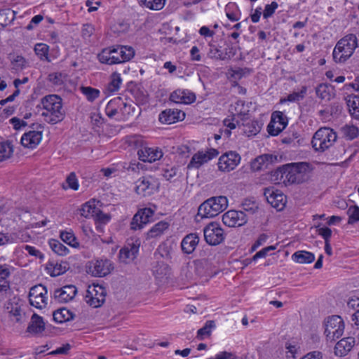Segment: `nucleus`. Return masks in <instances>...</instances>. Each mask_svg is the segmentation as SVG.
Listing matches in <instances>:
<instances>
[{"label":"nucleus","mask_w":359,"mask_h":359,"mask_svg":"<svg viewBox=\"0 0 359 359\" xmlns=\"http://www.w3.org/2000/svg\"><path fill=\"white\" fill-rule=\"evenodd\" d=\"M358 47V39L355 34H348L341 39L333 50V59L336 62H344Z\"/></svg>","instance_id":"3"},{"label":"nucleus","mask_w":359,"mask_h":359,"mask_svg":"<svg viewBox=\"0 0 359 359\" xmlns=\"http://www.w3.org/2000/svg\"><path fill=\"white\" fill-rule=\"evenodd\" d=\"M13 153V147L10 142H0V162L8 159Z\"/></svg>","instance_id":"42"},{"label":"nucleus","mask_w":359,"mask_h":359,"mask_svg":"<svg viewBox=\"0 0 359 359\" xmlns=\"http://www.w3.org/2000/svg\"><path fill=\"white\" fill-rule=\"evenodd\" d=\"M121 83V79L118 74H113L111 76V81L109 85V90L111 92L116 91L119 89Z\"/></svg>","instance_id":"55"},{"label":"nucleus","mask_w":359,"mask_h":359,"mask_svg":"<svg viewBox=\"0 0 359 359\" xmlns=\"http://www.w3.org/2000/svg\"><path fill=\"white\" fill-rule=\"evenodd\" d=\"M215 327V322L213 320H208L205 325L199 329L197 332V338L199 340H203L205 336H210L212 330Z\"/></svg>","instance_id":"46"},{"label":"nucleus","mask_w":359,"mask_h":359,"mask_svg":"<svg viewBox=\"0 0 359 359\" xmlns=\"http://www.w3.org/2000/svg\"><path fill=\"white\" fill-rule=\"evenodd\" d=\"M47 290L46 287L39 284L30 289L29 301L32 306L37 309H43L47 305Z\"/></svg>","instance_id":"11"},{"label":"nucleus","mask_w":359,"mask_h":359,"mask_svg":"<svg viewBox=\"0 0 359 359\" xmlns=\"http://www.w3.org/2000/svg\"><path fill=\"white\" fill-rule=\"evenodd\" d=\"M107 292L104 287L100 285H90L85 296L86 302L93 308L101 306L105 302Z\"/></svg>","instance_id":"8"},{"label":"nucleus","mask_w":359,"mask_h":359,"mask_svg":"<svg viewBox=\"0 0 359 359\" xmlns=\"http://www.w3.org/2000/svg\"><path fill=\"white\" fill-rule=\"evenodd\" d=\"M238 127L248 136L255 135L260 130L258 123L250 119L249 116L241 120L240 126Z\"/></svg>","instance_id":"30"},{"label":"nucleus","mask_w":359,"mask_h":359,"mask_svg":"<svg viewBox=\"0 0 359 359\" xmlns=\"http://www.w3.org/2000/svg\"><path fill=\"white\" fill-rule=\"evenodd\" d=\"M347 306L348 309H351L355 311H359V297H351L347 302Z\"/></svg>","instance_id":"60"},{"label":"nucleus","mask_w":359,"mask_h":359,"mask_svg":"<svg viewBox=\"0 0 359 359\" xmlns=\"http://www.w3.org/2000/svg\"><path fill=\"white\" fill-rule=\"evenodd\" d=\"M264 195L267 202L274 208L278 210L284 208L286 197L280 191L275 189L273 187H268L264 189Z\"/></svg>","instance_id":"12"},{"label":"nucleus","mask_w":359,"mask_h":359,"mask_svg":"<svg viewBox=\"0 0 359 359\" xmlns=\"http://www.w3.org/2000/svg\"><path fill=\"white\" fill-rule=\"evenodd\" d=\"M165 0H144V6L151 10L158 11L163 8Z\"/></svg>","instance_id":"52"},{"label":"nucleus","mask_w":359,"mask_h":359,"mask_svg":"<svg viewBox=\"0 0 359 359\" xmlns=\"http://www.w3.org/2000/svg\"><path fill=\"white\" fill-rule=\"evenodd\" d=\"M287 125V118L281 111L272 114L271 120L267 126L268 133L273 136L278 135Z\"/></svg>","instance_id":"15"},{"label":"nucleus","mask_w":359,"mask_h":359,"mask_svg":"<svg viewBox=\"0 0 359 359\" xmlns=\"http://www.w3.org/2000/svg\"><path fill=\"white\" fill-rule=\"evenodd\" d=\"M324 334L327 340L334 341L342 336L344 331V322L341 316H328L324 320Z\"/></svg>","instance_id":"6"},{"label":"nucleus","mask_w":359,"mask_h":359,"mask_svg":"<svg viewBox=\"0 0 359 359\" xmlns=\"http://www.w3.org/2000/svg\"><path fill=\"white\" fill-rule=\"evenodd\" d=\"M219 152L217 149H210L206 151H198L191 158L190 162L189 163L187 168H198L203 164L208 162L213 158L217 156Z\"/></svg>","instance_id":"17"},{"label":"nucleus","mask_w":359,"mask_h":359,"mask_svg":"<svg viewBox=\"0 0 359 359\" xmlns=\"http://www.w3.org/2000/svg\"><path fill=\"white\" fill-rule=\"evenodd\" d=\"M241 156L234 151L226 152L222 155L218 161V169L222 172L233 170L240 163Z\"/></svg>","instance_id":"13"},{"label":"nucleus","mask_w":359,"mask_h":359,"mask_svg":"<svg viewBox=\"0 0 359 359\" xmlns=\"http://www.w3.org/2000/svg\"><path fill=\"white\" fill-rule=\"evenodd\" d=\"M228 206L225 196L211 197L200 205L198 215L201 217L212 218L223 212Z\"/></svg>","instance_id":"4"},{"label":"nucleus","mask_w":359,"mask_h":359,"mask_svg":"<svg viewBox=\"0 0 359 359\" xmlns=\"http://www.w3.org/2000/svg\"><path fill=\"white\" fill-rule=\"evenodd\" d=\"M334 87L327 83H320L316 88V95L325 100H330L334 96Z\"/></svg>","instance_id":"34"},{"label":"nucleus","mask_w":359,"mask_h":359,"mask_svg":"<svg viewBox=\"0 0 359 359\" xmlns=\"http://www.w3.org/2000/svg\"><path fill=\"white\" fill-rule=\"evenodd\" d=\"M11 123L13 125V128L15 130H19L22 127H25L27 126V123L23 121L20 120V118L17 117H13L10 120Z\"/></svg>","instance_id":"64"},{"label":"nucleus","mask_w":359,"mask_h":359,"mask_svg":"<svg viewBox=\"0 0 359 359\" xmlns=\"http://www.w3.org/2000/svg\"><path fill=\"white\" fill-rule=\"evenodd\" d=\"M25 249L27 251V252L36 257H39V259H42L43 258V255L37 249H36L34 247L30 246V245H25Z\"/></svg>","instance_id":"63"},{"label":"nucleus","mask_w":359,"mask_h":359,"mask_svg":"<svg viewBox=\"0 0 359 359\" xmlns=\"http://www.w3.org/2000/svg\"><path fill=\"white\" fill-rule=\"evenodd\" d=\"M113 269L111 262L108 259H97L91 263L90 271L94 276L102 277Z\"/></svg>","instance_id":"21"},{"label":"nucleus","mask_w":359,"mask_h":359,"mask_svg":"<svg viewBox=\"0 0 359 359\" xmlns=\"http://www.w3.org/2000/svg\"><path fill=\"white\" fill-rule=\"evenodd\" d=\"M49 47L45 43H37L34 47V52L41 60H46L50 62L48 57Z\"/></svg>","instance_id":"43"},{"label":"nucleus","mask_w":359,"mask_h":359,"mask_svg":"<svg viewBox=\"0 0 359 359\" xmlns=\"http://www.w3.org/2000/svg\"><path fill=\"white\" fill-rule=\"evenodd\" d=\"M118 51L120 63L130 60L134 57L135 50L130 46H116Z\"/></svg>","instance_id":"39"},{"label":"nucleus","mask_w":359,"mask_h":359,"mask_svg":"<svg viewBox=\"0 0 359 359\" xmlns=\"http://www.w3.org/2000/svg\"><path fill=\"white\" fill-rule=\"evenodd\" d=\"M230 111L232 118L231 119L226 118L224 121V126L230 130L240 126V121L249 116V111L245 107L244 102L242 100H238L234 104L231 105Z\"/></svg>","instance_id":"7"},{"label":"nucleus","mask_w":359,"mask_h":359,"mask_svg":"<svg viewBox=\"0 0 359 359\" xmlns=\"http://www.w3.org/2000/svg\"><path fill=\"white\" fill-rule=\"evenodd\" d=\"M170 226L168 222L161 221L156 223L147 233V239L156 238L161 236Z\"/></svg>","instance_id":"35"},{"label":"nucleus","mask_w":359,"mask_h":359,"mask_svg":"<svg viewBox=\"0 0 359 359\" xmlns=\"http://www.w3.org/2000/svg\"><path fill=\"white\" fill-rule=\"evenodd\" d=\"M348 219V224H353L359 222V207L357 205H351L346 212Z\"/></svg>","instance_id":"48"},{"label":"nucleus","mask_w":359,"mask_h":359,"mask_svg":"<svg viewBox=\"0 0 359 359\" xmlns=\"http://www.w3.org/2000/svg\"><path fill=\"white\" fill-rule=\"evenodd\" d=\"M53 316L55 321L62 323L74 319V314L66 308H61L55 311Z\"/></svg>","instance_id":"36"},{"label":"nucleus","mask_w":359,"mask_h":359,"mask_svg":"<svg viewBox=\"0 0 359 359\" xmlns=\"http://www.w3.org/2000/svg\"><path fill=\"white\" fill-rule=\"evenodd\" d=\"M199 236L197 233H191L187 234L181 243L182 251L186 254L192 253L199 243Z\"/></svg>","instance_id":"31"},{"label":"nucleus","mask_w":359,"mask_h":359,"mask_svg":"<svg viewBox=\"0 0 359 359\" xmlns=\"http://www.w3.org/2000/svg\"><path fill=\"white\" fill-rule=\"evenodd\" d=\"M355 344L353 337H345L339 341L334 346V353L337 356H344L352 349Z\"/></svg>","instance_id":"28"},{"label":"nucleus","mask_w":359,"mask_h":359,"mask_svg":"<svg viewBox=\"0 0 359 359\" xmlns=\"http://www.w3.org/2000/svg\"><path fill=\"white\" fill-rule=\"evenodd\" d=\"M154 180L151 177H143L135 182V192L142 196L151 195L155 190Z\"/></svg>","instance_id":"19"},{"label":"nucleus","mask_w":359,"mask_h":359,"mask_svg":"<svg viewBox=\"0 0 359 359\" xmlns=\"http://www.w3.org/2000/svg\"><path fill=\"white\" fill-rule=\"evenodd\" d=\"M346 100L349 112L359 109V96L355 95H349L347 96Z\"/></svg>","instance_id":"53"},{"label":"nucleus","mask_w":359,"mask_h":359,"mask_svg":"<svg viewBox=\"0 0 359 359\" xmlns=\"http://www.w3.org/2000/svg\"><path fill=\"white\" fill-rule=\"evenodd\" d=\"M15 17V11L11 9L0 11V25L5 27L13 22Z\"/></svg>","instance_id":"40"},{"label":"nucleus","mask_w":359,"mask_h":359,"mask_svg":"<svg viewBox=\"0 0 359 359\" xmlns=\"http://www.w3.org/2000/svg\"><path fill=\"white\" fill-rule=\"evenodd\" d=\"M154 213V212L149 208L139 210L132 219L130 229L135 231L142 229L145 224L149 222Z\"/></svg>","instance_id":"18"},{"label":"nucleus","mask_w":359,"mask_h":359,"mask_svg":"<svg viewBox=\"0 0 359 359\" xmlns=\"http://www.w3.org/2000/svg\"><path fill=\"white\" fill-rule=\"evenodd\" d=\"M45 330V323L43 318L39 315L34 313L31 318V321L27 327V332L37 334L41 333Z\"/></svg>","instance_id":"33"},{"label":"nucleus","mask_w":359,"mask_h":359,"mask_svg":"<svg viewBox=\"0 0 359 359\" xmlns=\"http://www.w3.org/2000/svg\"><path fill=\"white\" fill-rule=\"evenodd\" d=\"M81 214L85 217H97L101 220L105 219L106 221H108L109 219V216L107 215H102L100 210L95 208L94 201H89L85 203L81 210Z\"/></svg>","instance_id":"27"},{"label":"nucleus","mask_w":359,"mask_h":359,"mask_svg":"<svg viewBox=\"0 0 359 359\" xmlns=\"http://www.w3.org/2000/svg\"><path fill=\"white\" fill-rule=\"evenodd\" d=\"M137 154L141 161L149 163L159 160L163 156L161 150L147 145L142 146L141 149L138 150Z\"/></svg>","instance_id":"22"},{"label":"nucleus","mask_w":359,"mask_h":359,"mask_svg":"<svg viewBox=\"0 0 359 359\" xmlns=\"http://www.w3.org/2000/svg\"><path fill=\"white\" fill-rule=\"evenodd\" d=\"M277 8L278 4L276 1H273L271 4L266 5L263 13L264 18L266 19L271 17L274 13Z\"/></svg>","instance_id":"57"},{"label":"nucleus","mask_w":359,"mask_h":359,"mask_svg":"<svg viewBox=\"0 0 359 359\" xmlns=\"http://www.w3.org/2000/svg\"><path fill=\"white\" fill-rule=\"evenodd\" d=\"M337 133L328 127L319 128L313 135L312 147L316 151L323 152L330 148L337 141Z\"/></svg>","instance_id":"5"},{"label":"nucleus","mask_w":359,"mask_h":359,"mask_svg":"<svg viewBox=\"0 0 359 359\" xmlns=\"http://www.w3.org/2000/svg\"><path fill=\"white\" fill-rule=\"evenodd\" d=\"M307 88L306 86H303L300 91L299 92H293L292 93L287 95V98L283 99L280 100L281 102L289 101V102H296L302 100L305 94L306 93Z\"/></svg>","instance_id":"49"},{"label":"nucleus","mask_w":359,"mask_h":359,"mask_svg":"<svg viewBox=\"0 0 359 359\" xmlns=\"http://www.w3.org/2000/svg\"><path fill=\"white\" fill-rule=\"evenodd\" d=\"M9 313L11 316L14 317V320L15 322H20L22 317V310L20 306H15V307H12L11 310L9 311Z\"/></svg>","instance_id":"62"},{"label":"nucleus","mask_w":359,"mask_h":359,"mask_svg":"<svg viewBox=\"0 0 359 359\" xmlns=\"http://www.w3.org/2000/svg\"><path fill=\"white\" fill-rule=\"evenodd\" d=\"M177 169L175 167H172L170 168H165L163 170V176L167 180H170L177 175Z\"/></svg>","instance_id":"61"},{"label":"nucleus","mask_w":359,"mask_h":359,"mask_svg":"<svg viewBox=\"0 0 359 359\" xmlns=\"http://www.w3.org/2000/svg\"><path fill=\"white\" fill-rule=\"evenodd\" d=\"M76 293V287L73 285H68L56 290L54 297L60 303H66L72 300Z\"/></svg>","instance_id":"24"},{"label":"nucleus","mask_w":359,"mask_h":359,"mask_svg":"<svg viewBox=\"0 0 359 359\" xmlns=\"http://www.w3.org/2000/svg\"><path fill=\"white\" fill-rule=\"evenodd\" d=\"M311 170L312 167L309 163L300 162L280 167L275 173L285 184H300L305 181L306 175Z\"/></svg>","instance_id":"1"},{"label":"nucleus","mask_w":359,"mask_h":359,"mask_svg":"<svg viewBox=\"0 0 359 359\" xmlns=\"http://www.w3.org/2000/svg\"><path fill=\"white\" fill-rule=\"evenodd\" d=\"M185 118V113L180 109H168L159 114V121L164 124H172Z\"/></svg>","instance_id":"23"},{"label":"nucleus","mask_w":359,"mask_h":359,"mask_svg":"<svg viewBox=\"0 0 359 359\" xmlns=\"http://www.w3.org/2000/svg\"><path fill=\"white\" fill-rule=\"evenodd\" d=\"M210 49L208 55L210 57L219 60H230L236 54V50L232 46L228 45L225 48L222 49V47H219L216 45L210 43L209 45Z\"/></svg>","instance_id":"16"},{"label":"nucleus","mask_w":359,"mask_h":359,"mask_svg":"<svg viewBox=\"0 0 359 359\" xmlns=\"http://www.w3.org/2000/svg\"><path fill=\"white\" fill-rule=\"evenodd\" d=\"M13 68L16 70H21L25 67L26 60L21 55H18L12 62Z\"/></svg>","instance_id":"58"},{"label":"nucleus","mask_w":359,"mask_h":359,"mask_svg":"<svg viewBox=\"0 0 359 359\" xmlns=\"http://www.w3.org/2000/svg\"><path fill=\"white\" fill-rule=\"evenodd\" d=\"M195 272L199 276L205 275L209 269L208 261L205 259H197L194 261Z\"/></svg>","instance_id":"45"},{"label":"nucleus","mask_w":359,"mask_h":359,"mask_svg":"<svg viewBox=\"0 0 359 359\" xmlns=\"http://www.w3.org/2000/svg\"><path fill=\"white\" fill-rule=\"evenodd\" d=\"M204 238L206 243L210 245L220 244L224 240V230L220 225L215 222H211L203 229Z\"/></svg>","instance_id":"10"},{"label":"nucleus","mask_w":359,"mask_h":359,"mask_svg":"<svg viewBox=\"0 0 359 359\" xmlns=\"http://www.w3.org/2000/svg\"><path fill=\"white\" fill-rule=\"evenodd\" d=\"M140 245V242L138 240L132 243H128V245L119 252L120 260L126 264L133 262L137 257Z\"/></svg>","instance_id":"20"},{"label":"nucleus","mask_w":359,"mask_h":359,"mask_svg":"<svg viewBox=\"0 0 359 359\" xmlns=\"http://www.w3.org/2000/svg\"><path fill=\"white\" fill-rule=\"evenodd\" d=\"M81 90L82 93L86 95V98L91 102L98 97L100 95L98 90L91 87H81Z\"/></svg>","instance_id":"51"},{"label":"nucleus","mask_w":359,"mask_h":359,"mask_svg":"<svg viewBox=\"0 0 359 359\" xmlns=\"http://www.w3.org/2000/svg\"><path fill=\"white\" fill-rule=\"evenodd\" d=\"M242 208L244 212H246L250 214H254L258 210L257 204L255 201L251 199H245L242 203Z\"/></svg>","instance_id":"50"},{"label":"nucleus","mask_w":359,"mask_h":359,"mask_svg":"<svg viewBox=\"0 0 359 359\" xmlns=\"http://www.w3.org/2000/svg\"><path fill=\"white\" fill-rule=\"evenodd\" d=\"M60 238L68 244L69 245L77 248L79 245V242L77 241V239L76 236H74L72 231H63L60 232Z\"/></svg>","instance_id":"41"},{"label":"nucleus","mask_w":359,"mask_h":359,"mask_svg":"<svg viewBox=\"0 0 359 359\" xmlns=\"http://www.w3.org/2000/svg\"><path fill=\"white\" fill-rule=\"evenodd\" d=\"M344 137L349 140L356 138L359 135V129L355 126L346 125L341 128Z\"/></svg>","instance_id":"44"},{"label":"nucleus","mask_w":359,"mask_h":359,"mask_svg":"<svg viewBox=\"0 0 359 359\" xmlns=\"http://www.w3.org/2000/svg\"><path fill=\"white\" fill-rule=\"evenodd\" d=\"M66 182L68 184V187L73 190H78L79 182L74 172H71L66 179Z\"/></svg>","instance_id":"56"},{"label":"nucleus","mask_w":359,"mask_h":359,"mask_svg":"<svg viewBox=\"0 0 359 359\" xmlns=\"http://www.w3.org/2000/svg\"><path fill=\"white\" fill-rule=\"evenodd\" d=\"M50 246L51 249L58 255L64 256L69 252L68 248L58 241L52 240L50 242Z\"/></svg>","instance_id":"47"},{"label":"nucleus","mask_w":359,"mask_h":359,"mask_svg":"<svg viewBox=\"0 0 359 359\" xmlns=\"http://www.w3.org/2000/svg\"><path fill=\"white\" fill-rule=\"evenodd\" d=\"M276 160H277L276 156L264 154L256 158L252 163L251 167L253 170L258 171L262 170L263 167L267 168L269 164L273 163Z\"/></svg>","instance_id":"32"},{"label":"nucleus","mask_w":359,"mask_h":359,"mask_svg":"<svg viewBox=\"0 0 359 359\" xmlns=\"http://www.w3.org/2000/svg\"><path fill=\"white\" fill-rule=\"evenodd\" d=\"M97 57L101 63L110 65L120 63L117 46L103 49L102 52L98 54Z\"/></svg>","instance_id":"25"},{"label":"nucleus","mask_w":359,"mask_h":359,"mask_svg":"<svg viewBox=\"0 0 359 359\" xmlns=\"http://www.w3.org/2000/svg\"><path fill=\"white\" fill-rule=\"evenodd\" d=\"M32 130L26 132L21 137L20 142L26 148L34 149L41 141L43 127L41 124H32Z\"/></svg>","instance_id":"9"},{"label":"nucleus","mask_w":359,"mask_h":359,"mask_svg":"<svg viewBox=\"0 0 359 359\" xmlns=\"http://www.w3.org/2000/svg\"><path fill=\"white\" fill-rule=\"evenodd\" d=\"M292 258L294 262L299 264H310L314 261L315 256L310 252L299 250L294 252Z\"/></svg>","instance_id":"37"},{"label":"nucleus","mask_w":359,"mask_h":359,"mask_svg":"<svg viewBox=\"0 0 359 359\" xmlns=\"http://www.w3.org/2000/svg\"><path fill=\"white\" fill-rule=\"evenodd\" d=\"M46 268L51 276L55 277L65 273L69 269V264L66 262H59L52 259L48 262Z\"/></svg>","instance_id":"29"},{"label":"nucleus","mask_w":359,"mask_h":359,"mask_svg":"<svg viewBox=\"0 0 359 359\" xmlns=\"http://www.w3.org/2000/svg\"><path fill=\"white\" fill-rule=\"evenodd\" d=\"M123 104V100L121 97H115L111 100L106 107V114L111 118L115 116L118 110H120L121 105Z\"/></svg>","instance_id":"38"},{"label":"nucleus","mask_w":359,"mask_h":359,"mask_svg":"<svg viewBox=\"0 0 359 359\" xmlns=\"http://www.w3.org/2000/svg\"><path fill=\"white\" fill-rule=\"evenodd\" d=\"M10 290V283L7 280L0 279V301L7 297Z\"/></svg>","instance_id":"54"},{"label":"nucleus","mask_w":359,"mask_h":359,"mask_svg":"<svg viewBox=\"0 0 359 359\" xmlns=\"http://www.w3.org/2000/svg\"><path fill=\"white\" fill-rule=\"evenodd\" d=\"M318 233L321 236L325 242L330 241V237L332 236V230L328 227H322L319 228L318 230Z\"/></svg>","instance_id":"59"},{"label":"nucleus","mask_w":359,"mask_h":359,"mask_svg":"<svg viewBox=\"0 0 359 359\" xmlns=\"http://www.w3.org/2000/svg\"><path fill=\"white\" fill-rule=\"evenodd\" d=\"M170 99L175 103L189 104L196 100V95L190 90L177 89L170 94Z\"/></svg>","instance_id":"26"},{"label":"nucleus","mask_w":359,"mask_h":359,"mask_svg":"<svg viewBox=\"0 0 359 359\" xmlns=\"http://www.w3.org/2000/svg\"><path fill=\"white\" fill-rule=\"evenodd\" d=\"M223 223L229 227L241 226L247 223L246 214L241 210H229L222 215Z\"/></svg>","instance_id":"14"},{"label":"nucleus","mask_w":359,"mask_h":359,"mask_svg":"<svg viewBox=\"0 0 359 359\" xmlns=\"http://www.w3.org/2000/svg\"><path fill=\"white\" fill-rule=\"evenodd\" d=\"M40 106L41 116L44 120L51 124H55L63 120L65 111L62 109V99L56 95H49L43 97Z\"/></svg>","instance_id":"2"}]
</instances>
